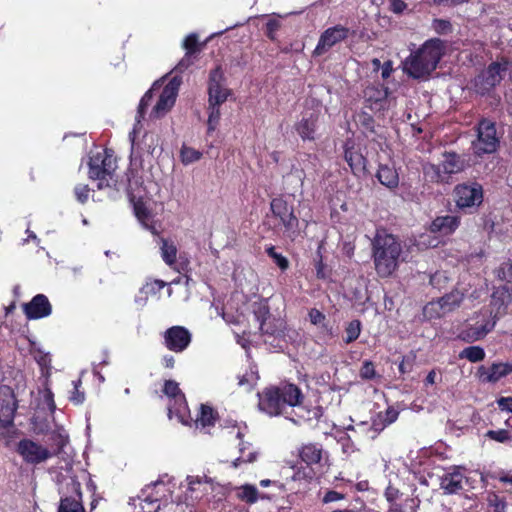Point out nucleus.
<instances>
[{
    "label": "nucleus",
    "instance_id": "obj_1",
    "mask_svg": "<svg viewBox=\"0 0 512 512\" xmlns=\"http://www.w3.org/2000/svg\"><path fill=\"white\" fill-rule=\"evenodd\" d=\"M401 254L402 245L394 235L377 231L372 241V258L378 276H391L399 266Z\"/></svg>",
    "mask_w": 512,
    "mask_h": 512
},
{
    "label": "nucleus",
    "instance_id": "obj_2",
    "mask_svg": "<svg viewBox=\"0 0 512 512\" xmlns=\"http://www.w3.org/2000/svg\"><path fill=\"white\" fill-rule=\"evenodd\" d=\"M443 54V42L440 39H430L404 60L403 71L414 79H427L436 69Z\"/></svg>",
    "mask_w": 512,
    "mask_h": 512
},
{
    "label": "nucleus",
    "instance_id": "obj_3",
    "mask_svg": "<svg viewBox=\"0 0 512 512\" xmlns=\"http://www.w3.org/2000/svg\"><path fill=\"white\" fill-rule=\"evenodd\" d=\"M258 407L269 416L280 415L286 406H297L302 403L303 394L294 384L282 383L269 386L258 393Z\"/></svg>",
    "mask_w": 512,
    "mask_h": 512
},
{
    "label": "nucleus",
    "instance_id": "obj_4",
    "mask_svg": "<svg viewBox=\"0 0 512 512\" xmlns=\"http://www.w3.org/2000/svg\"><path fill=\"white\" fill-rule=\"evenodd\" d=\"M180 84L181 78L177 76L170 79L164 87H161L158 83H154L151 89L148 90L140 100L136 116L137 124H140L144 117L145 110L155 94H158V100L151 110L150 117L159 119L165 116L175 104Z\"/></svg>",
    "mask_w": 512,
    "mask_h": 512
},
{
    "label": "nucleus",
    "instance_id": "obj_5",
    "mask_svg": "<svg viewBox=\"0 0 512 512\" xmlns=\"http://www.w3.org/2000/svg\"><path fill=\"white\" fill-rule=\"evenodd\" d=\"M67 440L68 437L64 433L58 432L55 434L58 450L66 445ZM16 452L26 464L36 466L46 462L59 451H53L35 440L24 438L17 443Z\"/></svg>",
    "mask_w": 512,
    "mask_h": 512
},
{
    "label": "nucleus",
    "instance_id": "obj_6",
    "mask_svg": "<svg viewBox=\"0 0 512 512\" xmlns=\"http://www.w3.org/2000/svg\"><path fill=\"white\" fill-rule=\"evenodd\" d=\"M496 325V318L488 309L481 310L463 326L459 337L466 342H475L484 338Z\"/></svg>",
    "mask_w": 512,
    "mask_h": 512
},
{
    "label": "nucleus",
    "instance_id": "obj_7",
    "mask_svg": "<svg viewBox=\"0 0 512 512\" xmlns=\"http://www.w3.org/2000/svg\"><path fill=\"white\" fill-rule=\"evenodd\" d=\"M463 169V162L455 153H445L439 164L428 163L423 167L424 176L431 182H448L452 174Z\"/></svg>",
    "mask_w": 512,
    "mask_h": 512
},
{
    "label": "nucleus",
    "instance_id": "obj_8",
    "mask_svg": "<svg viewBox=\"0 0 512 512\" xmlns=\"http://www.w3.org/2000/svg\"><path fill=\"white\" fill-rule=\"evenodd\" d=\"M115 163L111 156L98 153L89 161V177L98 180V189H104L116 184L114 177Z\"/></svg>",
    "mask_w": 512,
    "mask_h": 512
},
{
    "label": "nucleus",
    "instance_id": "obj_9",
    "mask_svg": "<svg viewBox=\"0 0 512 512\" xmlns=\"http://www.w3.org/2000/svg\"><path fill=\"white\" fill-rule=\"evenodd\" d=\"M511 67V64L506 60L491 63L487 69L475 79L477 91L484 94L499 85L501 81L510 74Z\"/></svg>",
    "mask_w": 512,
    "mask_h": 512
},
{
    "label": "nucleus",
    "instance_id": "obj_10",
    "mask_svg": "<svg viewBox=\"0 0 512 512\" xmlns=\"http://www.w3.org/2000/svg\"><path fill=\"white\" fill-rule=\"evenodd\" d=\"M163 393L170 399L169 416L175 415L182 423H188L190 413L184 394L179 388L177 382L167 380L164 383Z\"/></svg>",
    "mask_w": 512,
    "mask_h": 512
},
{
    "label": "nucleus",
    "instance_id": "obj_11",
    "mask_svg": "<svg viewBox=\"0 0 512 512\" xmlns=\"http://www.w3.org/2000/svg\"><path fill=\"white\" fill-rule=\"evenodd\" d=\"M477 132V139L473 142L474 152L477 155L495 152L499 144L495 123L488 119H482Z\"/></svg>",
    "mask_w": 512,
    "mask_h": 512
},
{
    "label": "nucleus",
    "instance_id": "obj_12",
    "mask_svg": "<svg viewBox=\"0 0 512 512\" xmlns=\"http://www.w3.org/2000/svg\"><path fill=\"white\" fill-rule=\"evenodd\" d=\"M299 457L303 463H305L308 467L311 468V471L303 477L307 479H312L314 473L312 471L313 467L316 466L318 468L323 467L329 460V454L325 451L321 444L319 443H307L303 444L299 448Z\"/></svg>",
    "mask_w": 512,
    "mask_h": 512
},
{
    "label": "nucleus",
    "instance_id": "obj_13",
    "mask_svg": "<svg viewBox=\"0 0 512 512\" xmlns=\"http://www.w3.org/2000/svg\"><path fill=\"white\" fill-rule=\"evenodd\" d=\"M464 294L458 290H454L449 294L441 297L438 301H432L424 307V314L428 317H440L459 307L463 300Z\"/></svg>",
    "mask_w": 512,
    "mask_h": 512
},
{
    "label": "nucleus",
    "instance_id": "obj_14",
    "mask_svg": "<svg viewBox=\"0 0 512 512\" xmlns=\"http://www.w3.org/2000/svg\"><path fill=\"white\" fill-rule=\"evenodd\" d=\"M456 204L459 208L478 207L483 201V190L480 184H462L455 188Z\"/></svg>",
    "mask_w": 512,
    "mask_h": 512
},
{
    "label": "nucleus",
    "instance_id": "obj_15",
    "mask_svg": "<svg viewBox=\"0 0 512 512\" xmlns=\"http://www.w3.org/2000/svg\"><path fill=\"white\" fill-rule=\"evenodd\" d=\"M273 215L278 218L287 232H295L298 227V218L294 208L283 197H276L270 203Z\"/></svg>",
    "mask_w": 512,
    "mask_h": 512
},
{
    "label": "nucleus",
    "instance_id": "obj_16",
    "mask_svg": "<svg viewBox=\"0 0 512 512\" xmlns=\"http://www.w3.org/2000/svg\"><path fill=\"white\" fill-rule=\"evenodd\" d=\"M165 347L173 352H183L191 343L192 335L189 330L183 326H172L164 334Z\"/></svg>",
    "mask_w": 512,
    "mask_h": 512
},
{
    "label": "nucleus",
    "instance_id": "obj_17",
    "mask_svg": "<svg viewBox=\"0 0 512 512\" xmlns=\"http://www.w3.org/2000/svg\"><path fill=\"white\" fill-rule=\"evenodd\" d=\"M348 28L342 25H336L326 29L320 36L318 44L313 51L315 56H320L326 53L337 43L343 41L348 36Z\"/></svg>",
    "mask_w": 512,
    "mask_h": 512
},
{
    "label": "nucleus",
    "instance_id": "obj_18",
    "mask_svg": "<svg viewBox=\"0 0 512 512\" xmlns=\"http://www.w3.org/2000/svg\"><path fill=\"white\" fill-rule=\"evenodd\" d=\"M208 94L209 105L214 106L223 104L230 94L229 90L223 85V73L219 67L210 73Z\"/></svg>",
    "mask_w": 512,
    "mask_h": 512
},
{
    "label": "nucleus",
    "instance_id": "obj_19",
    "mask_svg": "<svg viewBox=\"0 0 512 512\" xmlns=\"http://www.w3.org/2000/svg\"><path fill=\"white\" fill-rule=\"evenodd\" d=\"M137 125L136 123L133 131L129 134L132 154H147L153 157L157 149L161 152L160 137L155 133H145L141 143L136 142Z\"/></svg>",
    "mask_w": 512,
    "mask_h": 512
},
{
    "label": "nucleus",
    "instance_id": "obj_20",
    "mask_svg": "<svg viewBox=\"0 0 512 512\" xmlns=\"http://www.w3.org/2000/svg\"><path fill=\"white\" fill-rule=\"evenodd\" d=\"M68 486L71 494L61 497L57 512H86L83 506L80 483L71 480Z\"/></svg>",
    "mask_w": 512,
    "mask_h": 512
},
{
    "label": "nucleus",
    "instance_id": "obj_21",
    "mask_svg": "<svg viewBox=\"0 0 512 512\" xmlns=\"http://www.w3.org/2000/svg\"><path fill=\"white\" fill-rule=\"evenodd\" d=\"M17 409L16 400L12 389L8 386L0 387V422L3 426L12 423Z\"/></svg>",
    "mask_w": 512,
    "mask_h": 512
},
{
    "label": "nucleus",
    "instance_id": "obj_22",
    "mask_svg": "<svg viewBox=\"0 0 512 512\" xmlns=\"http://www.w3.org/2000/svg\"><path fill=\"white\" fill-rule=\"evenodd\" d=\"M24 313L28 319H39L47 317L52 312L51 304L48 298L43 294H38L29 302L24 304Z\"/></svg>",
    "mask_w": 512,
    "mask_h": 512
},
{
    "label": "nucleus",
    "instance_id": "obj_23",
    "mask_svg": "<svg viewBox=\"0 0 512 512\" xmlns=\"http://www.w3.org/2000/svg\"><path fill=\"white\" fill-rule=\"evenodd\" d=\"M512 372V365L508 363H494L490 367L480 366L477 376L483 383H495Z\"/></svg>",
    "mask_w": 512,
    "mask_h": 512
},
{
    "label": "nucleus",
    "instance_id": "obj_24",
    "mask_svg": "<svg viewBox=\"0 0 512 512\" xmlns=\"http://www.w3.org/2000/svg\"><path fill=\"white\" fill-rule=\"evenodd\" d=\"M255 316L260 323V330L264 334L276 335L284 328V321L270 316L267 306H261L255 312Z\"/></svg>",
    "mask_w": 512,
    "mask_h": 512
},
{
    "label": "nucleus",
    "instance_id": "obj_25",
    "mask_svg": "<svg viewBox=\"0 0 512 512\" xmlns=\"http://www.w3.org/2000/svg\"><path fill=\"white\" fill-rule=\"evenodd\" d=\"M364 97L367 106L375 112L384 110L387 106L388 89L383 87L369 86L364 90Z\"/></svg>",
    "mask_w": 512,
    "mask_h": 512
},
{
    "label": "nucleus",
    "instance_id": "obj_26",
    "mask_svg": "<svg viewBox=\"0 0 512 512\" xmlns=\"http://www.w3.org/2000/svg\"><path fill=\"white\" fill-rule=\"evenodd\" d=\"M463 478L462 473L455 469L452 472H448L441 477L440 487L446 494H455L463 489Z\"/></svg>",
    "mask_w": 512,
    "mask_h": 512
},
{
    "label": "nucleus",
    "instance_id": "obj_27",
    "mask_svg": "<svg viewBox=\"0 0 512 512\" xmlns=\"http://www.w3.org/2000/svg\"><path fill=\"white\" fill-rule=\"evenodd\" d=\"M344 158L354 174L363 172L365 169V158L354 149L353 144L347 141L344 145Z\"/></svg>",
    "mask_w": 512,
    "mask_h": 512
},
{
    "label": "nucleus",
    "instance_id": "obj_28",
    "mask_svg": "<svg viewBox=\"0 0 512 512\" xmlns=\"http://www.w3.org/2000/svg\"><path fill=\"white\" fill-rule=\"evenodd\" d=\"M459 223V219L456 216L447 215L437 217L430 226V232L448 235L456 230V228L459 226Z\"/></svg>",
    "mask_w": 512,
    "mask_h": 512
},
{
    "label": "nucleus",
    "instance_id": "obj_29",
    "mask_svg": "<svg viewBox=\"0 0 512 512\" xmlns=\"http://www.w3.org/2000/svg\"><path fill=\"white\" fill-rule=\"evenodd\" d=\"M157 244L160 248L162 260L171 268H175L178 249L171 239L158 237Z\"/></svg>",
    "mask_w": 512,
    "mask_h": 512
},
{
    "label": "nucleus",
    "instance_id": "obj_30",
    "mask_svg": "<svg viewBox=\"0 0 512 512\" xmlns=\"http://www.w3.org/2000/svg\"><path fill=\"white\" fill-rule=\"evenodd\" d=\"M316 123L317 116L312 113L309 115V117L303 116V118L298 123H296L295 129L303 140H313L316 130Z\"/></svg>",
    "mask_w": 512,
    "mask_h": 512
},
{
    "label": "nucleus",
    "instance_id": "obj_31",
    "mask_svg": "<svg viewBox=\"0 0 512 512\" xmlns=\"http://www.w3.org/2000/svg\"><path fill=\"white\" fill-rule=\"evenodd\" d=\"M388 426V423L384 421V417L379 412L377 415H375L372 420L371 424L368 425L367 423H361L359 425V429L361 432L366 433L367 436L371 439L376 438L386 427Z\"/></svg>",
    "mask_w": 512,
    "mask_h": 512
},
{
    "label": "nucleus",
    "instance_id": "obj_32",
    "mask_svg": "<svg viewBox=\"0 0 512 512\" xmlns=\"http://www.w3.org/2000/svg\"><path fill=\"white\" fill-rule=\"evenodd\" d=\"M236 497L247 503V504H254L256 503L260 498L264 499L265 497L261 495L258 491V489L252 485V484H244L236 488Z\"/></svg>",
    "mask_w": 512,
    "mask_h": 512
},
{
    "label": "nucleus",
    "instance_id": "obj_33",
    "mask_svg": "<svg viewBox=\"0 0 512 512\" xmlns=\"http://www.w3.org/2000/svg\"><path fill=\"white\" fill-rule=\"evenodd\" d=\"M135 215L143 227L149 230L154 235H159V231L157 229L156 222L154 221L152 215L149 211L142 205L136 204L134 207Z\"/></svg>",
    "mask_w": 512,
    "mask_h": 512
},
{
    "label": "nucleus",
    "instance_id": "obj_34",
    "mask_svg": "<svg viewBox=\"0 0 512 512\" xmlns=\"http://www.w3.org/2000/svg\"><path fill=\"white\" fill-rule=\"evenodd\" d=\"M377 178L386 187L394 188L398 185L399 178L396 170L388 165H380Z\"/></svg>",
    "mask_w": 512,
    "mask_h": 512
},
{
    "label": "nucleus",
    "instance_id": "obj_35",
    "mask_svg": "<svg viewBox=\"0 0 512 512\" xmlns=\"http://www.w3.org/2000/svg\"><path fill=\"white\" fill-rule=\"evenodd\" d=\"M309 320L311 324L319 327L321 330L326 331L330 335H332L331 328H329L328 323L326 321V316L318 309L312 308L309 313Z\"/></svg>",
    "mask_w": 512,
    "mask_h": 512
},
{
    "label": "nucleus",
    "instance_id": "obj_36",
    "mask_svg": "<svg viewBox=\"0 0 512 512\" xmlns=\"http://www.w3.org/2000/svg\"><path fill=\"white\" fill-rule=\"evenodd\" d=\"M238 379V385L245 387L249 391L257 384L259 380L258 371L254 367H251L243 375L239 376Z\"/></svg>",
    "mask_w": 512,
    "mask_h": 512
},
{
    "label": "nucleus",
    "instance_id": "obj_37",
    "mask_svg": "<svg viewBox=\"0 0 512 512\" xmlns=\"http://www.w3.org/2000/svg\"><path fill=\"white\" fill-rule=\"evenodd\" d=\"M186 481L191 492H196L200 487H203L201 492H206V487L212 484V480L206 476H188Z\"/></svg>",
    "mask_w": 512,
    "mask_h": 512
},
{
    "label": "nucleus",
    "instance_id": "obj_38",
    "mask_svg": "<svg viewBox=\"0 0 512 512\" xmlns=\"http://www.w3.org/2000/svg\"><path fill=\"white\" fill-rule=\"evenodd\" d=\"M202 157V153L192 147L183 145L180 150L181 162L184 165L192 164Z\"/></svg>",
    "mask_w": 512,
    "mask_h": 512
},
{
    "label": "nucleus",
    "instance_id": "obj_39",
    "mask_svg": "<svg viewBox=\"0 0 512 512\" xmlns=\"http://www.w3.org/2000/svg\"><path fill=\"white\" fill-rule=\"evenodd\" d=\"M461 358H466L470 362H479L485 358L484 350L479 346H470L465 348L461 354Z\"/></svg>",
    "mask_w": 512,
    "mask_h": 512
},
{
    "label": "nucleus",
    "instance_id": "obj_40",
    "mask_svg": "<svg viewBox=\"0 0 512 512\" xmlns=\"http://www.w3.org/2000/svg\"><path fill=\"white\" fill-rule=\"evenodd\" d=\"M361 333V322L359 320H352L345 328L344 342L346 344L355 341Z\"/></svg>",
    "mask_w": 512,
    "mask_h": 512
},
{
    "label": "nucleus",
    "instance_id": "obj_41",
    "mask_svg": "<svg viewBox=\"0 0 512 512\" xmlns=\"http://www.w3.org/2000/svg\"><path fill=\"white\" fill-rule=\"evenodd\" d=\"M215 421L214 411L208 405H201L200 414L196 419L197 423H200L203 427L213 425Z\"/></svg>",
    "mask_w": 512,
    "mask_h": 512
},
{
    "label": "nucleus",
    "instance_id": "obj_42",
    "mask_svg": "<svg viewBox=\"0 0 512 512\" xmlns=\"http://www.w3.org/2000/svg\"><path fill=\"white\" fill-rule=\"evenodd\" d=\"M239 445H240V448H239L240 456L238 458H236V460L233 462L234 467H238L242 463H250L255 460L254 452L248 451L246 453V451L249 450V447L246 446L245 443L240 442Z\"/></svg>",
    "mask_w": 512,
    "mask_h": 512
},
{
    "label": "nucleus",
    "instance_id": "obj_43",
    "mask_svg": "<svg viewBox=\"0 0 512 512\" xmlns=\"http://www.w3.org/2000/svg\"><path fill=\"white\" fill-rule=\"evenodd\" d=\"M166 283L162 280H153L151 282H147L141 289L140 294L155 295L159 293L164 287Z\"/></svg>",
    "mask_w": 512,
    "mask_h": 512
},
{
    "label": "nucleus",
    "instance_id": "obj_44",
    "mask_svg": "<svg viewBox=\"0 0 512 512\" xmlns=\"http://www.w3.org/2000/svg\"><path fill=\"white\" fill-rule=\"evenodd\" d=\"M265 251L281 270H286L288 268L289 262L287 258L284 257L282 254L277 253L274 246H268Z\"/></svg>",
    "mask_w": 512,
    "mask_h": 512
},
{
    "label": "nucleus",
    "instance_id": "obj_45",
    "mask_svg": "<svg viewBox=\"0 0 512 512\" xmlns=\"http://www.w3.org/2000/svg\"><path fill=\"white\" fill-rule=\"evenodd\" d=\"M485 436L499 443H506L512 439L510 432L505 429L489 430L486 432Z\"/></svg>",
    "mask_w": 512,
    "mask_h": 512
},
{
    "label": "nucleus",
    "instance_id": "obj_46",
    "mask_svg": "<svg viewBox=\"0 0 512 512\" xmlns=\"http://www.w3.org/2000/svg\"><path fill=\"white\" fill-rule=\"evenodd\" d=\"M210 113L207 121L208 133L216 130L220 120V109L219 106L209 105Z\"/></svg>",
    "mask_w": 512,
    "mask_h": 512
},
{
    "label": "nucleus",
    "instance_id": "obj_47",
    "mask_svg": "<svg viewBox=\"0 0 512 512\" xmlns=\"http://www.w3.org/2000/svg\"><path fill=\"white\" fill-rule=\"evenodd\" d=\"M448 281L449 277L445 271H437L430 277V284L439 290L445 288Z\"/></svg>",
    "mask_w": 512,
    "mask_h": 512
},
{
    "label": "nucleus",
    "instance_id": "obj_48",
    "mask_svg": "<svg viewBox=\"0 0 512 512\" xmlns=\"http://www.w3.org/2000/svg\"><path fill=\"white\" fill-rule=\"evenodd\" d=\"M488 504L494 512H505L506 510V502L496 494L488 496Z\"/></svg>",
    "mask_w": 512,
    "mask_h": 512
},
{
    "label": "nucleus",
    "instance_id": "obj_49",
    "mask_svg": "<svg viewBox=\"0 0 512 512\" xmlns=\"http://www.w3.org/2000/svg\"><path fill=\"white\" fill-rule=\"evenodd\" d=\"M376 375L374 364L371 361H364L361 369H360V376L363 379H373Z\"/></svg>",
    "mask_w": 512,
    "mask_h": 512
},
{
    "label": "nucleus",
    "instance_id": "obj_50",
    "mask_svg": "<svg viewBox=\"0 0 512 512\" xmlns=\"http://www.w3.org/2000/svg\"><path fill=\"white\" fill-rule=\"evenodd\" d=\"M496 276L502 281L512 283V263L507 266H501L496 270Z\"/></svg>",
    "mask_w": 512,
    "mask_h": 512
},
{
    "label": "nucleus",
    "instance_id": "obj_51",
    "mask_svg": "<svg viewBox=\"0 0 512 512\" xmlns=\"http://www.w3.org/2000/svg\"><path fill=\"white\" fill-rule=\"evenodd\" d=\"M343 499H345V494L334 491V490H328L325 492V494L322 498V503L328 504V503L337 502V501H340Z\"/></svg>",
    "mask_w": 512,
    "mask_h": 512
},
{
    "label": "nucleus",
    "instance_id": "obj_52",
    "mask_svg": "<svg viewBox=\"0 0 512 512\" xmlns=\"http://www.w3.org/2000/svg\"><path fill=\"white\" fill-rule=\"evenodd\" d=\"M384 417V421L388 423V425L394 423L399 416V412L392 406H389L384 412H380Z\"/></svg>",
    "mask_w": 512,
    "mask_h": 512
},
{
    "label": "nucleus",
    "instance_id": "obj_53",
    "mask_svg": "<svg viewBox=\"0 0 512 512\" xmlns=\"http://www.w3.org/2000/svg\"><path fill=\"white\" fill-rule=\"evenodd\" d=\"M80 384H81L80 380L73 381L74 390L70 396V400L72 402H74L75 404H81L85 399L84 393L79 390Z\"/></svg>",
    "mask_w": 512,
    "mask_h": 512
},
{
    "label": "nucleus",
    "instance_id": "obj_54",
    "mask_svg": "<svg viewBox=\"0 0 512 512\" xmlns=\"http://www.w3.org/2000/svg\"><path fill=\"white\" fill-rule=\"evenodd\" d=\"M89 187L87 185H77L75 187V195L79 202L85 203L89 197Z\"/></svg>",
    "mask_w": 512,
    "mask_h": 512
},
{
    "label": "nucleus",
    "instance_id": "obj_55",
    "mask_svg": "<svg viewBox=\"0 0 512 512\" xmlns=\"http://www.w3.org/2000/svg\"><path fill=\"white\" fill-rule=\"evenodd\" d=\"M184 48L187 50V53L193 54L196 51L197 47V37L195 34L188 35L184 40Z\"/></svg>",
    "mask_w": 512,
    "mask_h": 512
},
{
    "label": "nucleus",
    "instance_id": "obj_56",
    "mask_svg": "<svg viewBox=\"0 0 512 512\" xmlns=\"http://www.w3.org/2000/svg\"><path fill=\"white\" fill-rule=\"evenodd\" d=\"M381 77L383 80H386L388 79L391 74L393 73L394 71V68H393V62L391 60H388L386 62H384L381 66Z\"/></svg>",
    "mask_w": 512,
    "mask_h": 512
},
{
    "label": "nucleus",
    "instance_id": "obj_57",
    "mask_svg": "<svg viewBox=\"0 0 512 512\" xmlns=\"http://www.w3.org/2000/svg\"><path fill=\"white\" fill-rule=\"evenodd\" d=\"M192 63H193V54L186 52L185 56L178 63L176 69L178 71L182 72L185 69H187Z\"/></svg>",
    "mask_w": 512,
    "mask_h": 512
},
{
    "label": "nucleus",
    "instance_id": "obj_58",
    "mask_svg": "<svg viewBox=\"0 0 512 512\" xmlns=\"http://www.w3.org/2000/svg\"><path fill=\"white\" fill-rule=\"evenodd\" d=\"M341 445L343 453L346 454L347 456H350L352 453L356 451V447L350 438L342 439Z\"/></svg>",
    "mask_w": 512,
    "mask_h": 512
},
{
    "label": "nucleus",
    "instance_id": "obj_59",
    "mask_svg": "<svg viewBox=\"0 0 512 512\" xmlns=\"http://www.w3.org/2000/svg\"><path fill=\"white\" fill-rule=\"evenodd\" d=\"M499 408L512 413V397H501L497 400Z\"/></svg>",
    "mask_w": 512,
    "mask_h": 512
},
{
    "label": "nucleus",
    "instance_id": "obj_60",
    "mask_svg": "<svg viewBox=\"0 0 512 512\" xmlns=\"http://www.w3.org/2000/svg\"><path fill=\"white\" fill-rule=\"evenodd\" d=\"M407 8V4L402 0H390V9L396 14L402 13Z\"/></svg>",
    "mask_w": 512,
    "mask_h": 512
},
{
    "label": "nucleus",
    "instance_id": "obj_61",
    "mask_svg": "<svg viewBox=\"0 0 512 512\" xmlns=\"http://www.w3.org/2000/svg\"><path fill=\"white\" fill-rule=\"evenodd\" d=\"M440 380H441V376H440L439 372L436 371L435 369H433L426 376L424 384H425V386L434 385V384L438 383Z\"/></svg>",
    "mask_w": 512,
    "mask_h": 512
},
{
    "label": "nucleus",
    "instance_id": "obj_62",
    "mask_svg": "<svg viewBox=\"0 0 512 512\" xmlns=\"http://www.w3.org/2000/svg\"><path fill=\"white\" fill-rule=\"evenodd\" d=\"M398 495H399L398 489H396L392 486H388L385 490V497L389 502H393L394 500H396L398 498Z\"/></svg>",
    "mask_w": 512,
    "mask_h": 512
},
{
    "label": "nucleus",
    "instance_id": "obj_63",
    "mask_svg": "<svg viewBox=\"0 0 512 512\" xmlns=\"http://www.w3.org/2000/svg\"><path fill=\"white\" fill-rule=\"evenodd\" d=\"M267 35L270 39H274V34L279 28V24L276 21H269L266 25Z\"/></svg>",
    "mask_w": 512,
    "mask_h": 512
},
{
    "label": "nucleus",
    "instance_id": "obj_64",
    "mask_svg": "<svg viewBox=\"0 0 512 512\" xmlns=\"http://www.w3.org/2000/svg\"><path fill=\"white\" fill-rule=\"evenodd\" d=\"M428 237H430V236L422 235L421 236V244L426 245L427 247H436L438 245L439 241L436 238L426 241V238H428Z\"/></svg>",
    "mask_w": 512,
    "mask_h": 512
}]
</instances>
